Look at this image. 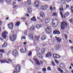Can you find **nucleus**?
Segmentation results:
<instances>
[{
    "mask_svg": "<svg viewBox=\"0 0 73 73\" xmlns=\"http://www.w3.org/2000/svg\"><path fill=\"white\" fill-rule=\"evenodd\" d=\"M67 24L66 23L63 22H62L61 24V28L62 30H63V29H65V28L66 27H67Z\"/></svg>",
    "mask_w": 73,
    "mask_h": 73,
    "instance_id": "1",
    "label": "nucleus"
},
{
    "mask_svg": "<svg viewBox=\"0 0 73 73\" xmlns=\"http://www.w3.org/2000/svg\"><path fill=\"white\" fill-rule=\"evenodd\" d=\"M8 32L6 31L3 32L2 34V37L4 39L6 38V37H7V35L8 34Z\"/></svg>",
    "mask_w": 73,
    "mask_h": 73,
    "instance_id": "2",
    "label": "nucleus"
},
{
    "mask_svg": "<svg viewBox=\"0 0 73 73\" xmlns=\"http://www.w3.org/2000/svg\"><path fill=\"white\" fill-rule=\"evenodd\" d=\"M56 20V19H53L52 20V25L54 27H57V26L56 25V23H57V22L58 23V21Z\"/></svg>",
    "mask_w": 73,
    "mask_h": 73,
    "instance_id": "3",
    "label": "nucleus"
},
{
    "mask_svg": "<svg viewBox=\"0 0 73 73\" xmlns=\"http://www.w3.org/2000/svg\"><path fill=\"white\" fill-rule=\"evenodd\" d=\"M16 36L15 35H10V40L13 41H15V40H16Z\"/></svg>",
    "mask_w": 73,
    "mask_h": 73,
    "instance_id": "4",
    "label": "nucleus"
},
{
    "mask_svg": "<svg viewBox=\"0 0 73 73\" xmlns=\"http://www.w3.org/2000/svg\"><path fill=\"white\" fill-rule=\"evenodd\" d=\"M13 54L14 56H16L17 55V54H18V51L17 50H14L13 51Z\"/></svg>",
    "mask_w": 73,
    "mask_h": 73,
    "instance_id": "5",
    "label": "nucleus"
},
{
    "mask_svg": "<svg viewBox=\"0 0 73 73\" xmlns=\"http://www.w3.org/2000/svg\"><path fill=\"white\" fill-rule=\"evenodd\" d=\"M8 27L9 29H13V23H11L8 24Z\"/></svg>",
    "mask_w": 73,
    "mask_h": 73,
    "instance_id": "6",
    "label": "nucleus"
},
{
    "mask_svg": "<svg viewBox=\"0 0 73 73\" xmlns=\"http://www.w3.org/2000/svg\"><path fill=\"white\" fill-rule=\"evenodd\" d=\"M41 9L42 10H45L46 8H48V6L46 5H42L40 7Z\"/></svg>",
    "mask_w": 73,
    "mask_h": 73,
    "instance_id": "7",
    "label": "nucleus"
},
{
    "mask_svg": "<svg viewBox=\"0 0 73 73\" xmlns=\"http://www.w3.org/2000/svg\"><path fill=\"white\" fill-rule=\"evenodd\" d=\"M46 32L50 33L51 32V28L50 27H47L46 29Z\"/></svg>",
    "mask_w": 73,
    "mask_h": 73,
    "instance_id": "8",
    "label": "nucleus"
},
{
    "mask_svg": "<svg viewBox=\"0 0 73 73\" xmlns=\"http://www.w3.org/2000/svg\"><path fill=\"white\" fill-rule=\"evenodd\" d=\"M40 17H42V18H44L45 17V14L43 13L42 11H41L40 13Z\"/></svg>",
    "mask_w": 73,
    "mask_h": 73,
    "instance_id": "9",
    "label": "nucleus"
},
{
    "mask_svg": "<svg viewBox=\"0 0 73 73\" xmlns=\"http://www.w3.org/2000/svg\"><path fill=\"white\" fill-rule=\"evenodd\" d=\"M32 11V9L30 7H29L28 9L27 13L29 14H31Z\"/></svg>",
    "mask_w": 73,
    "mask_h": 73,
    "instance_id": "10",
    "label": "nucleus"
},
{
    "mask_svg": "<svg viewBox=\"0 0 73 73\" xmlns=\"http://www.w3.org/2000/svg\"><path fill=\"white\" fill-rule=\"evenodd\" d=\"M16 69L17 72H19L20 71V66L19 65H17L16 67Z\"/></svg>",
    "mask_w": 73,
    "mask_h": 73,
    "instance_id": "11",
    "label": "nucleus"
},
{
    "mask_svg": "<svg viewBox=\"0 0 73 73\" xmlns=\"http://www.w3.org/2000/svg\"><path fill=\"white\" fill-rule=\"evenodd\" d=\"M34 5L36 7H37L39 5V2L38 1H36L35 2Z\"/></svg>",
    "mask_w": 73,
    "mask_h": 73,
    "instance_id": "12",
    "label": "nucleus"
},
{
    "mask_svg": "<svg viewBox=\"0 0 73 73\" xmlns=\"http://www.w3.org/2000/svg\"><path fill=\"white\" fill-rule=\"evenodd\" d=\"M53 33L54 34H57L58 35H60V32L58 30H55L53 31Z\"/></svg>",
    "mask_w": 73,
    "mask_h": 73,
    "instance_id": "13",
    "label": "nucleus"
},
{
    "mask_svg": "<svg viewBox=\"0 0 73 73\" xmlns=\"http://www.w3.org/2000/svg\"><path fill=\"white\" fill-rule=\"evenodd\" d=\"M53 56L55 58H59L60 56L57 54H54L53 55Z\"/></svg>",
    "mask_w": 73,
    "mask_h": 73,
    "instance_id": "14",
    "label": "nucleus"
},
{
    "mask_svg": "<svg viewBox=\"0 0 73 73\" xmlns=\"http://www.w3.org/2000/svg\"><path fill=\"white\" fill-rule=\"evenodd\" d=\"M55 38L56 40L58 42H60L61 41V38L59 37H57V36H55Z\"/></svg>",
    "mask_w": 73,
    "mask_h": 73,
    "instance_id": "15",
    "label": "nucleus"
},
{
    "mask_svg": "<svg viewBox=\"0 0 73 73\" xmlns=\"http://www.w3.org/2000/svg\"><path fill=\"white\" fill-rule=\"evenodd\" d=\"M36 27L37 29H40L42 27V25L40 24H37L36 26Z\"/></svg>",
    "mask_w": 73,
    "mask_h": 73,
    "instance_id": "16",
    "label": "nucleus"
},
{
    "mask_svg": "<svg viewBox=\"0 0 73 73\" xmlns=\"http://www.w3.org/2000/svg\"><path fill=\"white\" fill-rule=\"evenodd\" d=\"M46 57H51V53L50 52H48L46 54Z\"/></svg>",
    "mask_w": 73,
    "mask_h": 73,
    "instance_id": "17",
    "label": "nucleus"
},
{
    "mask_svg": "<svg viewBox=\"0 0 73 73\" xmlns=\"http://www.w3.org/2000/svg\"><path fill=\"white\" fill-rule=\"evenodd\" d=\"M34 60L36 62V64L37 65H40V62L39 61L37 60V59L36 58L34 59Z\"/></svg>",
    "mask_w": 73,
    "mask_h": 73,
    "instance_id": "18",
    "label": "nucleus"
},
{
    "mask_svg": "<svg viewBox=\"0 0 73 73\" xmlns=\"http://www.w3.org/2000/svg\"><path fill=\"white\" fill-rule=\"evenodd\" d=\"M25 51L23 50V48H21L20 50V52H21V53H25V52L27 51V49H26V48H25Z\"/></svg>",
    "mask_w": 73,
    "mask_h": 73,
    "instance_id": "19",
    "label": "nucleus"
},
{
    "mask_svg": "<svg viewBox=\"0 0 73 73\" xmlns=\"http://www.w3.org/2000/svg\"><path fill=\"white\" fill-rule=\"evenodd\" d=\"M37 56L39 58H42L43 57V56L40 53H38V54Z\"/></svg>",
    "mask_w": 73,
    "mask_h": 73,
    "instance_id": "20",
    "label": "nucleus"
},
{
    "mask_svg": "<svg viewBox=\"0 0 73 73\" xmlns=\"http://www.w3.org/2000/svg\"><path fill=\"white\" fill-rule=\"evenodd\" d=\"M50 19L48 18L46 19L45 20V22L46 24H48L49 23V22L50 21Z\"/></svg>",
    "mask_w": 73,
    "mask_h": 73,
    "instance_id": "21",
    "label": "nucleus"
},
{
    "mask_svg": "<svg viewBox=\"0 0 73 73\" xmlns=\"http://www.w3.org/2000/svg\"><path fill=\"white\" fill-rule=\"evenodd\" d=\"M35 40H33L34 41H38L39 40V37H37L36 36H35Z\"/></svg>",
    "mask_w": 73,
    "mask_h": 73,
    "instance_id": "22",
    "label": "nucleus"
},
{
    "mask_svg": "<svg viewBox=\"0 0 73 73\" xmlns=\"http://www.w3.org/2000/svg\"><path fill=\"white\" fill-rule=\"evenodd\" d=\"M69 13L66 12L64 14V18H65L66 17H67V16H69Z\"/></svg>",
    "mask_w": 73,
    "mask_h": 73,
    "instance_id": "23",
    "label": "nucleus"
},
{
    "mask_svg": "<svg viewBox=\"0 0 73 73\" xmlns=\"http://www.w3.org/2000/svg\"><path fill=\"white\" fill-rule=\"evenodd\" d=\"M35 26H33L30 28V29L31 31H33L35 30Z\"/></svg>",
    "mask_w": 73,
    "mask_h": 73,
    "instance_id": "24",
    "label": "nucleus"
},
{
    "mask_svg": "<svg viewBox=\"0 0 73 73\" xmlns=\"http://www.w3.org/2000/svg\"><path fill=\"white\" fill-rule=\"evenodd\" d=\"M60 3L61 4L64 5V4H66V2H65V1L64 0H62L61 1Z\"/></svg>",
    "mask_w": 73,
    "mask_h": 73,
    "instance_id": "25",
    "label": "nucleus"
},
{
    "mask_svg": "<svg viewBox=\"0 0 73 73\" xmlns=\"http://www.w3.org/2000/svg\"><path fill=\"white\" fill-rule=\"evenodd\" d=\"M61 48V44H57L56 45V49H59Z\"/></svg>",
    "mask_w": 73,
    "mask_h": 73,
    "instance_id": "26",
    "label": "nucleus"
},
{
    "mask_svg": "<svg viewBox=\"0 0 73 73\" xmlns=\"http://www.w3.org/2000/svg\"><path fill=\"white\" fill-rule=\"evenodd\" d=\"M46 36L44 35L42 36L41 40L42 41H44V40H46Z\"/></svg>",
    "mask_w": 73,
    "mask_h": 73,
    "instance_id": "27",
    "label": "nucleus"
},
{
    "mask_svg": "<svg viewBox=\"0 0 73 73\" xmlns=\"http://www.w3.org/2000/svg\"><path fill=\"white\" fill-rule=\"evenodd\" d=\"M5 1L8 4H11V0H5Z\"/></svg>",
    "mask_w": 73,
    "mask_h": 73,
    "instance_id": "28",
    "label": "nucleus"
},
{
    "mask_svg": "<svg viewBox=\"0 0 73 73\" xmlns=\"http://www.w3.org/2000/svg\"><path fill=\"white\" fill-rule=\"evenodd\" d=\"M29 38L31 39H32L33 40V36L32 34H30L29 35Z\"/></svg>",
    "mask_w": 73,
    "mask_h": 73,
    "instance_id": "29",
    "label": "nucleus"
},
{
    "mask_svg": "<svg viewBox=\"0 0 73 73\" xmlns=\"http://www.w3.org/2000/svg\"><path fill=\"white\" fill-rule=\"evenodd\" d=\"M27 4L28 5H31V1L29 0L27 1Z\"/></svg>",
    "mask_w": 73,
    "mask_h": 73,
    "instance_id": "30",
    "label": "nucleus"
},
{
    "mask_svg": "<svg viewBox=\"0 0 73 73\" xmlns=\"http://www.w3.org/2000/svg\"><path fill=\"white\" fill-rule=\"evenodd\" d=\"M45 49L44 48H43L41 50V53L42 54H44L45 53Z\"/></svg>",
    "mask_w": 73,
    "mask_h": 73,
    "instance_id": "31",
    "label": "nucleus"
},
{
    "mask_svg": "<svg viewBox=\"0 0 73 73\" xmlns=\"http://www.w3.org/2000/svg\"><path fill=\"white\" fill-rule=\"evenodd\" d=\"M7 45V43L5 42L2 46V47H6Z\"/></svg>",
    "mask_w": 73,
    "mask_h": 73,
    "instance_id": "32",
    "label": "nucleus"
},
{
    "mask_svg": "<svg viewBox=\"0 0 73 73\" xmlns=\"http://www.w3.org/2000/svg\"><path fill=\"white\" fill-rule=\"evenodd\" d=\"M7 60H2L1 61V63H4V62H7Z\"/></svg>",
    "mask_w": 73,
    "mask_h": 73,
    "instance_id": "33",
    "label": "nucleus"
},
{
    "mask_svg": "<svg viewBox=\"0 0 73 73\" xmlns=\"http://www.w3.org/2000/svg\"><path fill=\"white\" fill-rule=\"evenodd\" d=\"M58 69L59 72H61L62 73H63V72H64V71H63L61 68H58Z\"/></svg>",
    "mask_w": 73,
    "mask_h": 73,
    "instance_id": "34",
    "label": "nucleus"
},
{
    "mask_svg": "<svg viewBox=\"0 0 73 73\" xmlns=\"http://www.w3.org/2000/svg\"><path fill=\"white\" fill-rule=\"evenodd\" d=\"M31 21H36V18L35 17H33L32 19H31Z\"/></svg>",
    "mask_w": 73,
    "mask_h": 73,
    "instance_id": "35",
    "label": "nucleus"
},
{
    "mask_svg": "<svg viewBox=\"0 0 73 73\" xmlns=\"http://www.w3.org/2000/svg\"><path fill=\"white\" fill-rule=\"evenodd\" d=\"M4 53V50H0V53L3 54Z\"/></svg>",
    "mask_w": 73,
    "mask_h": 73,
    "instance_id": "36",
    "label": "nucleus"
},
{
    "mask_svg": "<svg viewBox=\"0 0 73 73\" xmlns=\"http://www.w3.org/2000/svg\"><path fill=\"white\" fill-rule=\"evenodd\" d=\"M19 25H20V22H17L15 24V25L17 27L19 26Z\"/></svg>",
    "mask_w": 73,
    "mask_h": 73,
    "instance_id": "37",
    "label": "nucleus"
},
{
    "mask_svg": "<svg viewBox=\"0 0 73 73\" xmlns=\"http://www.w3.org/2000/svg\"><path fill=\"white\" fill-rule=\"evenodd\" d=\"M32 55V51H30L29 53L28 54V56H31Z\"/></svg>",
    "mask_w": 73,
    "mask_h": 73,
    "instance_id": "38",
    "label": "nucleus"
},
{
    "mask_svg": "<svg viewBox=\"0 0 73 73\" xmlns=\"http://www.w3.org/2000/svg\"><path fill=\"white\" fill-rule=\"evenodd\" d=\"M57 16V14L56 13H54L53 14L52 16Z\"/></svg>",
    "mask_w": 73,
    "mask_h": 73,
    "instance_id": "39",
    "label": "nucleus"
},
{
    "mask_svg": "<svg viewBox=\"0 0 73 73\" xmlns=\"http://www.w3.org/2000/svg\"><path fill=\"white\" fill-rule=\"evenodd\" d=\"M60 14L61 15V16L62 18H63L64 17L63 16V14H62V12L61 11L60 12Z\"/></svg>",
    "mask_w": 73,
    "mask_h": 73,
    "instance_id": "40",
    "label": "nucleus"
},
{
    "mask_svg": "<svg viewBox=\"0 0 73 73\" xmlns=\"http://www.w3.org/2000/svg\"><path fill=\"white\" fill-rule=\"evenodd\" d=\"M40 50V48L37 47H36V51H39V50Z\"/></svg>",
    "mask_w": 73,
    "mask_h": 73,
    "instance_id": "41",
    "label": "nucleus"
},
{
    "mask_svg": "<svg viewBox=\"0 0 73 73\" xmlns=\"http://www.w3.org/2000/svg\"><path fill=\"white\" fill-rule=\"evenodd\" d=\"M73 19H70L69 20V21L70 22V23H71V24L73 23Z\"/></svg>",
    "mask_w": 73,
    "mask_h": 73,
    "instance_id": "42",
    "label": "nucleus"
},
{
    "mask_svg": "<svg viewBox=\"0 0 73 73\" xmlns=\"http://www.w3.org/2000/svg\"><path fill=\"white\" fill-rule=\"evenodd\" d=\"M59 10H60V11H64V9L62 7H61L59 9Z\"/></svg>",
    "mask_w": 73,
    "mask_h": 73,
    "instance_id": "43",
    "label": "nucleus"
},
{
    "mask_svg": "<svg viewBox=\"0 0 73 73\" xmlns=\"http://www.w3.org/2000/svg\"><path fill=\"white\" fill-rule=\"evenodd\" d=\"M42 70L43 71V72H46V68H43L42 69Z\"/></svg>",
    "mask_w": 73,
    "mask_h": 73,
    "instance_id": "44",
    "label": "nucleus"
},
{
    "mask_svg": "<svg viewBox=\"0 0 73 73\" xmlns=\"http://www.w3.org/2000/svg\"><path fill=\"white\" fill-rule=\"evenodd\" d=\"M24 34L25 35H27V31H25V32L24 33Z\"/></svg>",
    "mask_w": 73,
    "mask_h": 73,
    "instance_id": "45",
    "label": "nucleus"
},
{
    "mask_svg": "<svg viewBox=\"0 0 73 73\" xmlns=\"http://www.w3.org/2000/svg\"><path fill=\"white\" fill-rule=\"evenodd\" d=\"M47 70H51L50 67H48L47 68Z\"/></svg>",
    "mask_w": 73,
    "mask_h": 73,
    "instance_id": "46",
    "label": "nucleus"
},
{
    "mask_svg": "<svg viewBox=\"0 0 73 73\" xmlns=\"http://www.w3.org/2000/svg\"><path fill=\"white\" fill-rule=\"evenodd\" d=\"M55 61L56 63V64H58L59 63L58 61L57 60H55Z\"/></svg>",
    "mask_w": 73,
    "mask_h": 73,
    "instance_id": "47",
    "label": "nucleus"
},
{
    "mask_svg": "<svg viewBox=\"0 0 73 73\" xmlns=\"http://www.w3.org/2000/svg\"><path fill=\"white\" fill-rule=\"evenodd\" d=\"M0 58H2L3 57V54L1 53H0Z\"/></svg>",
    "mask_w": 73,
    "mask_h": 73,
    "instance_id": "48",
    "label": "nucleus"
},
{
    "mask_svg": "<svg viewBox=\"0 0 73 73\" xmlns=\"http://www.w3.org/2000/svg\"><path fill=\"white\" fill-rule=\"evenodd\" d=\"M64 37H65V38H66V39H67V35L65 34L64 35Z\"/></svg>",
    "mask_w": 73,
    "mask_h": 73,
    "instance_id": "49",
    "label": "nucleus"
},
{
    "mask_svg": "<svg viewBox=\"0 0 73 73\" xmlns=\"http://www.w3.org/2000/svg\"><path fill=\"white\" fill-rule=\"evenodd\" d=\"M21 38H23V39H25V36H24L21 37Z\"/></svg>",
    "mask_w": 73,
    "mask_h": 73,
    "instance_id": "50",
    "label": "nucleus"
},
{
    "mask_svg": "<svg viewBox=\"0 0 73 73\" xmlns=\"http://www.w3.org/2000/svg\"><path fill=\"white\" fill-rule=\"evenodd\" d=\"M50 9L51 11H53V8H52V7H50Z\"/></svg>",
    "mask_w": 73,
    "mask_h": 73,
    "instance_id": "51",
    "label": "nucleus"
},
{
    "mask_svg": "<svg viewBox=\"0 0 73 73\" xmlns=\"http://www.w3.org/2000/svg\"><path fill=\"white\" fill-rule=\"evenodd\" d=\"M7 60L10 62H12V60H11V59H8Z\"/></svg>",
    "mask_w": 73,
    "mask_h": 73,
    "instance_id": "52",
    "label": "nucleus"
},
{
    "mask_svg": "<svg viewBox=\"0 0 73 73\" xmlns=\"http://www.w3.org/2000/svg\"><path fill=\"white\" fill-rule=\"evenodd\" d=\"M13 5H16V2H14L13 4Z\"/></svg>",
    "mask_w": 73,
    "mask_h": 73,
    "instance_id": "53",
    "label": "nucleus"
},
{
    "mask_svg": "<svg viewBox=\"0 0 73 73\" xmlns=\"http://www.w3.org/2000/svg\"><path fill=\"white\" fill-rule=\"evenodd\" d=\"M21 20H25L26 19L25 18H24L23 17H21Z\"/></svg>",
    "mask_w": 73,
    "mask_h": 73,
    "instance_id": "54",
    "label": "nucleus"
},
{
    "mask_svg": "<svg viewBox=\"0 0 73 73\" xmlns=\"http://www.w3.org/2000/svg\"><path fill=\"white\" fill-rule=\"evenodd\" d=\"M13 8H15L16 7H17V5L15 6V5H13Z\"/></svg>",
    "mask_w": 73,
    "mask_h": 73,
    "instance_id": "55",
    "label": "nucleus"
},
{
    "mask_svg": "<svg viewBox=\"0 0 73 73\" xmlns=\"http://www.w3.org/2000/svg\"><path fill=\"white\" fill-rule=\"evenodd\" d=\"M46 45V43H44L42 44V45L43 46H45Z\"/></svg>",
    "mask_w": 73,
    "mask_h": 73,
    "instance_id": "56",
    "label": "nucleus"
},
{
    "mask_svg": "<svg viewBox=\"0 0 73 73\" xmlns=\"http://www.w3.org/2000/svg\"><path fill=\"white\" fill-rule=\"evenodd\" d=\"M52 65H53V66H55V64H54V62L53 61L52 62Z\"/></svg>",
    "mask_w": 73,
    "mask_h": 73,
    "instance_id": "57",
    "label": "nucleus"
},
{
    "mask_svg": "<svg viewBox=\"0 0 73 73\" xmlns=\"http://www.w3.org/2000/svg\"><path fill=\"white\" fill-rule=\"evenodd\" d=\"M71 0H66V1L67 2H69V1H70Z\"/></svg>",
    "mask_w": 73,
    "mask_h": 73,
    "instance_id": "58",
    "label": "nucleus"
},
{
    "mask_svg": "<svg viewBox=\"0 0 73 73\" xmlns=\"http://www.w3.org/2000/svg\"><path fill=\"white\" fill-rule=\"evenodd\" d=\"M69 41L70 43H72V41H71V40H69Z\"/></svg>",
    "mask_w": 73,
    "mask_h": 73,
    "instance_id": "59",
    "label": "nucleus"
},
{
    "mask_svg": "<svg viewBox=\"0 0 73 73\" xmlns=\"http://www.w3.org/2000/svg\"><path fill=\"white\" fill-rule=\"evenodd\" d=\"M23 44L25 45L26 44H27V42H25L23 43Z\"/></svg>",
    "mask_w": 73,
    "mask_h": 73,
    "instance_id": "60",
    "label": "nucleus"
},
{
    "mask_svg": "<svg viewBox=\"0 0 73 73\" xmlns=\"http://www.w3.org/2000/svg\"><path fill=\"white\" fill-rule=\"evenodd\" d=\"M66 8H69V6L68 5H66Z\"/></svg>",
    "mask_w": 73,
    "mask_h": 73,
    "instance_id": "61",
    "label": "nucleus"
},
{
    "mask_svg": "<svg viewBox=\"0 0 73 73\" xmlns=\"http://www.w3.org/2000/svg\"><path fill=\"white\" fill-rule=\"evenodd\" d=\"M43 62L40 61L41 64L42 65V64H43Z\"/></svg>",
    "mask_w": 73,
    "mask_h": 73,
    "instance_id": "62",
    "label": "nucleus"
},
{
    "mask_svg": "<svg viewBox=\"0 0 73 73\" xmlns=\"http://www.w3.org/2000/svg\"><path fill=\"white\" fill-rule=\"evenodd\" d=\"M26 16H27L28 17H29V15L28 14H26Z\"/></svg>",
    "mask_w": 73,
    "mask_h": 73,
    "instance_id": "63",
    "label": "nucleus"
},
{
    "mask_svg": "<svg viewBox=\"0 0 73 73\" xmlns=\"http://www.w3.org/2000/svg\"><path fill=\"white\" fill-rule=\"evenodd\" d=\"M70 66H73V63H71V64H70Z\"/></svg>",
    "mask_w": 73,
    "mask_h": 73,
    "instance_id": "64",
    "label": "nucleus"
}]
</instances>
